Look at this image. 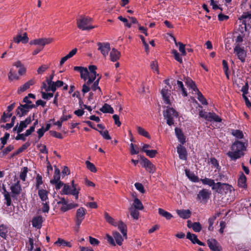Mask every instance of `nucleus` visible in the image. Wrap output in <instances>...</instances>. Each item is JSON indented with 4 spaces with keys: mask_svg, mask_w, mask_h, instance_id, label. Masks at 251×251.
Instances as JSON below:
<instances>
[{
    "mask_svg": "<svg viewBox=\"0 0 251 251\" xmlns=\"http://www.w3.org/2000/svg\"><path fill=\"white\" fill-rule=\"evenodd\" d=\"M247 146L245 143L236 140L230 147L231 151H228L226 155L230 160L236 161L244 155V151H246Z\"/></svg>",
    "mask_w": 251,
    "mask_h": 251,
    "instance_id": "nucleus-1",
    "label": "nucleus"
},
{
    "mask_svg": "<svg viewBox=\"0 0 251 251\" xmlns=\"http://www.w3.org/2000/svg\"><path fill=\"white\" fill-rule=\"evenodd\" d=\"M92 21V18L86 16H81L79 19H77L76 23L77 27L82 30H89L93 29L95 28V26L88 25Z\"/></svg>",
    "mask_w": 251,
    "mask_h": 251,
    "instance_id": "nucleus-2",
    "label": "nucleus"
},
{
    "mask_svg": "<svg viewBox=\"0 0 251 251\" xmlns=\"http://www.w3.org/2000/svg\"><path fill=\"white\" fill-rule=\"evenodd\" d=\"M163 116L167 120V124L169 126H172L174 124V118H177L178 116V112L173 108L167 107L166 111L163 112Z\"/></svg>",
    "mask_w": 251,
    "mask_h": 251,
    "instance_id": "nucleus-3",
    "label": "nucleus"
},
{
    "mask_svg": "<svg viewBox=\"0 0 251 251\" xmlns=\"http://www.w3.org/2000/svg\"><path fill=\"white\" fill-rule=\"evenodd\" d=\"M35 108H36L35 105L20 103V105L17 108L15 113L17 116L21 118L26 115L30 109Z\"/></svg>",
    "mask_w": 251,
    "mask_h": 251,
    "instance_id": "nucleus-4",
    "label": "nucleus"
},
{
    "mask_svg": "<svg viewBox=\"0 0 251 251\" xmlns=\"http://www.w3.org/2000/svg\"><path fill=\"white\" fill-rule=\"evenodd\" d=\"M141 164L149 173L153 174L155 171V166L147 158L143 156H140Z\"/></svg>",
    "mask_w": 251,
    "mask_h": 251,
    "instance_id": "nucleus-5",
    "label": "nucleus"
},
{
    "mask_svg": "<svg viewBox=\"0 0 251 251\" xmlns=\"http://www.w3.org/2000/svg\"><path fill=\"white\" fill-rule=\"evenodd\" d=\"M234 52L237 56L238 58L242 62H245L246 57L247 56L246 51L244 49V48L240 47V45L237 44L234 48Z\"/></svg>",
    "mask_w": 251,
    "mask_h": 251,
    "instance_id": "nucleus-6",
    "label": "nucleus"
},
{
    "mask_svg": "<svg viewBox=\"0 0 251 251\" xmlns=\"http://www.w3.org/2000/svg\"><path fill=\"white\" fill-rule=\"evenodd\" d=\"M86 209L83 207H80L77 209L75 219V224L77 226L80 225L85 218Z\"/></svg>",
    "mask_w": 251,
    "mask_h": 251,
    "instance_id": "nucleus-7",
    "label": "nucleus"
},
{
    "mask_svg": "<svg viewBox=\"0 0 251 251\" xmlns=\"http://www.w3.org/2000/svg\"><path fill=\"white\" fill-rule=\"evenodd\" d=\"M52 41L51 38H39L31 40L29 44L31 45H39L41 48H44L46 45L50 43Z\"/></svg>",
    "mask_w": 251,
    "mask_h": 251,
    "instance_id": "nucleus-8",
    "label": "nucleus"
},
{
    "mask_svg": "<svg viewBox=\"0 0 251 251\" xmlns=\"http://www.w3.org/2000/svg\"><path fill=\"white\" fill-rule=\"evenodd\" d=\"M97 45L99 47L98 50L100 51L103 56L106 57L110 50V44L108 42H98Z\"/></svg>",
    "mask_w": 251,
    "mask_h": 251,
    "instance_id": "nucleus-9",
    "label": "nucleus"
},
{
    "mask_svg": "<svg viewBox=\"0 0 251 251\" xmlns=\"http://www.w3.org/2000/svg\"><path fill=\"white\" fill-rule=\"evenodd\" d=\"M10 189L12 192V197L13 199L15 198L17 196L20 195L22 190L20 181L18 180L14 184H12L10 187Z\"/></svg>",
    "mask_w": 251,
    "mask_h": 251,
    "instance_id": "nucleus-10",
    "label": "nucleus"
},
{
    "mask_svg": "<svg viewBox=\"0 0 251 251\" xmlns=\"http://www.w3.org/2000/svg\"><path fill=\"white\" fill-rule=\"evenodd\" d=\"M207 245L212 251H222V247L215 239H210L207 241Z\"/></svg>",
    "mask_w": 251,
    "mask_h": 251,
    "instance_id": "nucleus-11",
    "label": "nucleus"
},
{
    "mask_svg": "<svg viewBox=\"0 0 251 251\" xmlns=\"http://www.w3.org/2000/svg\"><path fill=\"white\" fill-rule=\"evenodd\" d=\"M176 149L179 158L181 160H186L187 158V152L186 148L182 145H179Z\"/></svg>",
    "mask_w": 251,
    "mask_h": 251,
    "instance_id": "nucleus-12",
    "label": "nucleus"
},
{
    "mask_svg": "<svg viewBox=\"0 0 251 251\" xmlns=\"http://www.w3.org/2000/svg\"><path fill=\"white\" fill-rule=\"evenodd\" d=\"M175 132L178 141L181 145H184L186 142V137L182 130L179 128L176 127L175 128Z\"/></svg>",
    "mask_w": 251,
    "mask_h": 251,
    "instance_id": "nucleus-13",
    "label": "nucleus"
},
{
    "mask_svg": "<svg viewBox=\"0 0 251 251\" xmlns=\"http://www.w3.org/2000/svg\"><path fill=\"white\" fill-rule=\"evenodd\" d=\"M13 41L16 43L19 44L20 42H22L23 44L27 43L28 41V37L26 32L23 34V36L21 34H19L16 37H14Z\"/></svg>",
    "mask_w": 251,
    "mask_h": 251,
    "instance_id": "nucleus-14",
    "label": "nucleus"
},
{
    "mask_svg": "<svg viewBox=\"0 0 251 251\" xmlns=\"http://www.w3.org/2000/svg\"><path fill=\"white\" fill-rule=\"evenodd\" d=\"M31 222L33 227L37 229H40L43 222L42 217L41 216L34 217L33 218Z\"/></svg>",
    "mask_w": 251,
    "mask_h": 251,
    "instance_id": "nucleus-15",
    "label": "nucleus"
},
{
    "mask_svg": "<svg viewBox=\"0 0 251 251\" xmlns=\"http://www.w3.org/2000/svg\"><path fill=\"white\" fill-rule=\"evenodd\" d=\"M35 83V81L33 79L28 80L27 82L19 88L18 90V93L20 94L22 92H24V91L29 89L31 86L34 85Z\"/></svg>",
    "mask_w": 251,
    "mask_h": 251,
    "instance_id": "nucleus-16",
    "label": "nucleus"
},
{
    "mask_svg": "<svg viewBox=\"0 0 251 251\" xmlns=\"http://www.w3.org/2000/svg\"><path fill=\"white\" fill-rule=\"evenodd\" d=\"M176 212L180 218L184 219L190 218L192 213L191 211L189 209H177Z\"/></svg>",
    "mask_w": 251,
    "mask_h": 251,
    "instance_id": "nucleus-17",
    "label": "nucleus"
},
{
    "mask_svg": "<svg viewBox=\"0 0 251 251\" xmlns=\"http://www.w3.org/2000/svg\"><path fill=\"white\" fill-rule=\"evenodd\" d=\"M121 56V53L117 49L113 48L110 52V59L112 62H116Z\"/></svg>",
    "mask_w": 251,
    "mask_h": 251,
    "instance_id": "nucleus-18",
    "label": "nucleus"
},
{
    "mask_svg": "<svg viewBox=\"0 0 251 251\" xmlns=\"http://www.w3.org/2000/svg\"><path fill=\"white\" fill-rule=\"evenodd\" d=\"M161 94L163 97L164 102L166 104H170V100L169 99L170 93L169 92L168 89L167 87H165L164 88H163L161 91Z\"/></svg>",
    "mask_w": 251,
    "mask_h": 251,
    "instance_id": "nucleus-19",
    "label": "nucleus"
},
{
    "mask_svg": "<svg viewBox=\"0 0 251 251\" xmlns=\"http://www.w3.org/2000/svg\"><path fill=\"white\" fill-rule=\"evenodd\" d=\"M185 175L192 182H198L200 181L199 177L196 176L194 173L188 169H185Z\"/></svg>",
    "mask_w": 251,
    "mask_h": 251,
    "instance_id": "nucleus-20",
    "label": "nucleus"
},
{
    "mask_svg": "<svg viewBox=\"0 0 251 251\" xmlns=\"http://www.w3.org/2000/svg\"><path fill=\"white\" fill-rule=\"evenodd\" d=\"M2 189L3 190V194L4 197V200L6 201V204L7 206H10L12 205V196H10V193L6 190L4 185H3Z\"/></svg>",
    "mask_w": 251,
    "mask_h": 251,
    "instance_id": "nucleus-21",
    "label": "nucleus"
},
{
    "mask_svg": "<svg viewBox=\"0 0 251 251\" xmlns=\"http://www.w3.org/2000/svg\"><path fill=\"white\" fill-rule=\"evenodd\" d=\"M48 193L47 190L43 189L38 190V196L43 202L49 201Z\"/></svg>",
    "mask_w": 251,
    "mask_h": 251,
    "instance_id": "nucleus-22",
    "label": "nucleus"
},
{
    "mask_svg": "<svg viewBox=\"0 0 251 251\" xmlns=\"http://www.w3.org/2000/svg\"><path fill=\"white\" fill-rule=\"evenodd\" d=\"M247 177L245 175L242 173L238 180V186L240 188L246 189L247 188Z\"/></svg>",
    "mask_w": 251,
    "mask_h": 251,
    "instance_id": "nucleus-23",
    "label": "nucleus"
},
{
    "mask_svg": "<svg viewBox=\"0 0 251 251\" xmlns=\"http://www.w3.org/2000/svg\"><path fill=\"white\" fill-rule=\"evenodd\" d=\"M210 194L211 192L210 191L206 189H203L201 190L197 195V198L199 199L201 198L202 200H206L209 198Z\"/></svg>",
    "mask_w": 251,
    "mask_h": 251,
    "instance_id": "nucleus-24",
    "label": "nucleus"
},
{
    "mask_svg": "<svg viewBox=\"0 0 251 251\" xmlns=\"http://www.w3.org/2000/svg\"><path fill=\"white\" fill-rule=\"evenodd\" d=\"M117 226L118 227L119 229L123 234V236L126 239L127 238V226L123 222L120 221L118 225Z\"/></svg>",
    "mask_w": 251,
    "mask_h": 251,
    "instance_id": "nucleus-25",
    "label": "nucleus"
},
{
    "mask_svg": "<svg viewBox=\"0 0 251 251\" xmlns=\"http://www.w3.org/2000/svg\"><path fill=\"white\" fill-rule=\"evenodd\" d=\"M185 83L189 89H191L193 91L196 92L199 91V89L197 88V86L191 78H187L185 80Z\"/></svg>",
    "mask_w": 251,
    "mask_h": 251,
    "instance_id": "nucleus-26",
    "label": "nucleus"
},
{
    "mask_svg": "<svg viewBox=\"0 0 251 251\" xmlns=\"http://www.w3.org/2000/svg\"><path fill=\"white\" fill-rule=\"evenodd\" d=\"M8 226L6 225L2 224L0 225V236L6 239L8 233Z\"/></svg>",
    "mask_w": 251,
    "mask_h": 251,
    "instance_id": "nucleus-27",
    "label": "nucleus"
},
{
    "mask_svg": "<svg viewBox=\"0 0 251 251\" xmlns=\"http://www.w3.org/2000/svg\"><path fill=\"white\" fill-rule=\"evenodd\" d=\"M54 244L58 246H62L69 248L72 247V244L71 242H67L65 240L60 238H58L57 240L54 242Z\"/></svg>",
    "mask_w": 251,
    "mask_h": 251,
    "instance_id": "nucleus-28",
    "label": "nucleus"
},
{
    "mask_svg": "<svg viewBox=\"0 0 251 251\" xmlns=\"http://www.w3.org/2000/svg\"><path fill=\"white\" fill-rule=\"evenodd\" d=\"M207 121L210 122L214 121L216 122H221L222 121V119L215 113L208 112V117Z\"/></svg>",
    "mask_w": 251,
    "mask_h": 251,
    "instance_id": "nucleus-29",
    "label": "nucleus"
},
{
    "mask_svg": "<svg viewBox=\"0 0 251 251\" xmlns=\"http://www.w3.org/2000/svg\"><path fill=\"white\" fill-rule=\"evenodd\" d=\"M158 210L159 214L160 216L164 217L167 220L171 219L173 217L171 213L165 210L162 208H158Z\"/></svg>",
    "mask_w": 251,
    "mask_h": 251,
    "instance_id": "nucleus-30",
    "label": "nucleus"
},
{
    "mask_svg": "<svg viewBox=\"0 0 251 251\" xmlns=\"http://www.w3.org/2000/svg\"><path fill=\"white\" fill-rule=\"evenodd\" d=\"M72 193H71V195H72L75 197V199L77 200L78 199V194L79 193V191L80 188L79 187H77L76 184L74 183V180L72 181Z\"/></svg>",
    "mask_w": 251,
    "mask_h": 251,
    "instance_id": "nucleus-31",
    "label": "nucleus"
},
{
    "mask_svg": "<svg viewBox=\"0 0 251 251\" xmlns=\"http://www.w3.org/2000/svg\"><path fill=\"white\" fill-rule=\"evenodd\" d=\"M78 205L77 203H67L66 205H63L60 207V210L63 212H65L70 209L75 208L78 207Z\"/></svg>",
    "mask_w": 251,
    "mask_h": 251,
    "instance_id": "nucleus-32",
    "label": "nucleus"
},
{
    "mask_svg": "<svg viewBox=\"0 0 251 251\" xmlns=\"http://www.w3.org/2000/svg\"><path fill=\"white\" fill-rule=\"evenodd\" d=\"M100 110L103 113L113 114L114 112L113 108L107 103H104Z\"/></svg>",
    "mask_w": 251,
    "mask_h": 251,
    "instance_id": "nucleus-33",
    "label": "nucleus"
},
{
    "mask_svg": "<svg viewBox=\"0 0 251 251\" xmlns=\"http://www.w3.org/2000/svg\"><path fill=\"white\" fill-rule=\"evenodd\" d=\"M234 189L231 185L226 183H223L222 188V194L223 193H225V194H226L228 192L231 193V192Z\"/></svg>",
    "mask_w": 251,
    "mask_h": 251,
    "instance_id": "nucleus-34",
    "label": "nucleus"
},
{
    "mask_svg": "<svg viewBox=\"0 0 251 251\" xmlns=\"http://www.w3.org/2000/svg\"><path fill=\"white\" fill-rule=\"evenodd\" d=\"M100 78L101 76H100L96 80H95V81L93 82V84H92L91 87V89L94 91L98 90L99 92V95H100L102 93L101 89L99 86V83Z\"/></svg>",
    "mask_w": 251,
    "mask_h": 251,
    "instance_id": "nucleus-35",
    "label": "nucleus"
},
{
    "mask_svg": "<svg viewBox=\"0 0 251 251\" xmlns=\"http://www.w3.org/2000/svg\"><path fill=\"white\" fill-rule=\"evenodd\" d=\"M133 206L134 208L137 210H142L144 208V206L142 202L139 199L137 198L134 200Z\"/></svg>",
    "mask_w": 251,
    "mask_h": 251,
    "instance_id": "nucleus-36",
    "label": "nucleus"
},
{
    "mask_svg": "<svg viewBox=\"0 0 251 251\" xmlns=\"http://www.w3.org/2000/svg\"><path fill=\"white\" fill-rule=\"evenodd\" d=\"M175 43L176 46H179V50L181 53L182 55L185 56L186 55V50L185 48V45L183 43L178 42H177L176 39L174 38Z\"/></svg>",
    "mask_w": 251,
    "mask_h": 251,
    "instance_id": "nucleus-37",
    "label": "nucleus"
},
{
    "mask_svg": "<svg viewBox=\"0 0 251 251\" xmlns=\"http://www.w3.org/2000/svg\"><path fill=\"white\" fill-rule=\"evenodd\" d=\"M113 235L117 244L119 246L122 245L123 239L121 235L117 231L114 232Z\"/></svg>",
    "mask_w": 251,
    "mask_h": 251,
    "instance_id": "nucleus-38",
    "label": "nucleus"
},
{
    "mask_svg": "<svg viewBox=\"0 0 251 251\" xmlns=\"http://www.w3.org/2000/svg\"><path fill=\"white\" fill-rule=\"evenodd\" d=\"M223 183H221L220 182H218L217 183H215V182H214V184L212 187V189L215 190L219 194H222Z\"/></svg>",
    "mask_w": 251,
    "mask_h": 251,
    "instance_id": "nucleus-39",
    "label": "nucleus"
},
{
    "mask_svg": "<svg viewBox=\"0 0 251 251\" xmlns=\"http://www.w3.org/2000/svg\"><path fill=\"white\" fill-rule=\"evenodd\" d=\"M231 134L239 139H242L244 137V134L242 131L238 129H232Z\"/></svg>",
    "mask_w": 251,
    "mask_h": 251,
    "instance_id": "nucleus-40",
    "label": "nucleus"
},
{
    "mask_svg": "<svg viewBox=\"0 0 251 251\" xmlns=\"http://www.w3.org/2000/svg\"><path fill=\"white\" fill-rule=\"evenodd\" d=\"M72 190L71 187L67 184H64L63 188L60 192L61 195H71L72 193Z\"/></svg>",
    "mask_w": 251,
    "mask_h": 251,
    "instance_id": "nucleus-41",
    "label": "nucleus"
},
{
    "mask_svg": "<svg viewBox=\"0 0 251 251\" xmlns=\"http://www.w3.org/2000/svg\"><path fill=\"white\" fill-rule=\"evenodd\" d=\"M88 69L90 71V75L89 76L95 77L96 78L97 76H99V74H97L96 70L97 69V67L95 65H90L88 67Z\"/></svg>",
    "mask_w": 251,
    "mask_h": 251,
    "instance_id": "nucleus-42",
    "label": "nucleus"
},
{
    "mask_svg": "<svg viewBox=\"0 0 251 251\" xmlns=\"http://www.w3.org/2000/svg\"><path fill=\"white\" fill-rule=\"evenodd\" d=\"M104 216L107 222L112 226H117V223L115 222L114 219L111 217L108 213L105 212L104 214Z\"/></svg>",
    "mask_w": 251,
    "mask_h": 251,
    "instance_id": "nucleus-43",
    "label": "nucleus"
},
{
    "mask_svg": "<svg viewBox=\"0 0 251 251\" xmlns=\"http://www.w3.org/2000/svg\"><path fill=\"white\" fill-rule=\"evenodd\" d=\"M129 212L131 216L133 217V219L135 220H137L139 218V212H138L139 210L134 208L133 207H131L129 208Z\"/></svg>",
    "mask_w": 251,
    "mask_h": 251,
    "instance_id": "nucleus-44",
    "label": "nucleus"
},
{
    "mask_svg": "<svg viewBox=\"0 0 251 251\" xmlns=\"http://www.w3.org/2000/svg\"><path fill=\"white\" fill-rule=\"evenodd\" d=\"M137 131L138 133L141 135H142L148 139L151 138V136L149 133L147 131H146L143 128L140 126H138L137 127Z\"/></svg>",
    "mask_w": 251,
    "mask_h": 251,
    "instance_id": "nucleus-45",
    "label": "nucleus"
},
{
    "mask_svg": "<svg viewBox=\"0 0 251 251\" xmlns=\"http://www.w3.org/2000/svg\"><path fill=\"white\" fill-rule=\"evenodd\" d=\"M243 19H247V22L251 23V14L248 12H244L243 14L238 18V20L241 21Z\"/></svg>",
    "mask_w": 251,
    "mask_h": 251,
    "instance_id": "nucleus-46",
    "label": "nucleus"
},
{
    "mask_svg": "<svg viewBox=\"0 0 251 251\" xmlns=\"http://www.w3.org/2000/svg\"><path fill=\"white\" fill-rule=\"evenodd\" d=\"M171 53L174 55L175 60L180 63H182V58L176 50L175 49L172 50H171Z\"/></svg>",
    "mask_w": 251,
    "mask_h": 251,
    "instance_id": "nucleus-47",
    "label": "nucleus"
},
{
    "mask_svg": "<svg viewBox=\"0 0 251 251\" xmlns=\"http://www.w3.org/2000/svg\"><path fill=\"white\" fill-rule=\"evenodd\" d=\"M16 120V117L15 116L12 117L11 118V122H9V123L6 124L5 125L1 126V127H3L4 128H5L6 130H8L11 127H12L15 123V121Z\"/></svg>",
    "mask_w": 251,
    "mask_h": 251,
    "instance_id": "nucleus-48",
    "label": "nucleus"
},
{
    "mask_svg": "<svg viewBox=\"0 0 251 251\" xmlns=\"http://www.w3.org/2000/svg\"><path fill=\"white\" fill-rule=\"evenodd\" d=\"M196 93L198 95V99L203 105H207L208 104L206 100L202 95V93L199 90Z\"/></svg>",
    "mask_w": 251,
    "mask_h": 251,
    "instance_id": "nucleus-49",
    "label": "nucleus"
},
{
    "mask_svg": "<svg viewBox=\"0 0 251 251\" xmlns=\"http://www.w3.org/2000/svg\"><path fill=\"white\" fill-rule=\"evenodd\" d=\"M222 65L223 66V70L226 75V78L229 79L228 66L227 62L226 60H223Z\"/></svg>",
    "mask_w": 251,
    "mask_h": 251,
    "instance_id": "nucleus-50",
    "label": "nucleus"
},
{
    "mask_svg": "<svg viewBox=\"0 0 251 251\" xmlns=\"http://www.w3.org/2000/svg\"><path fill=\"white\" fill-rule=\"evenodd\" d=\"M130 152L131 155L137 154L139 153V148L137 146H134L133 143L130 144Z\"/></svg>",
    "mask_w": 251,
    "mask_h": 251,
    "instance_id": "nucleus-51",
    "label": "nucleus"
},
{
    "mask_svg": "<svg viewBox=\"0 0 251 251\" xmlns=\"http://www.w3.org/2000/svg\"><path fill=\"white\" fill-rule=\"evenodd\" d=\"M177 85L178 87L181 89L182 91V94L184 97L187 96V92L185 88L184 87L182 81L177 80Z\"/></svg>",
    "mask_w": 251,
    "mask_h": 251,
    "instance_id": "nucleus-52",
    "label": "nucleus"
},
{
    "mask_svg": "<svg viewBox=\"0 0 251 251\" xmlns=\"http://www.w3.org/2000/svg\"><path fill=\"white\" fill-rule=\"evenodd\" d=\"M201 181L203 184L207 185L211 187H212V185H213L214 182V180L213 179L206 177L203 179H201Z\"/></svg>",
    "mask_w": 251,
    "mask_h": 251,
    "instance_id": "nucleus-53",
    "label": "nucleus"
},
{
    "mask_svg": "<svg viewBox=\"0 0 251 251\" xmlns=\"http://www.w3.org/2000/svg\"><path fill=\"white\" fill-rule=\"evenodd\" d=\"M12 113H6L5 112L3 113V114L1 117V121L3 123H5L9 121L10 118L12 117Z\"/></svg>",
    "mask_w": 251,
    "mask_h": 251,
    "instance_id": "nucleus-54",
    "label": "nucleus"
},
{
    "mask_svg": "<svg viewBox=\"0 0 251 251\" xmlns=\"http://www.w3.org/2000/svg\"><path fill=\"white\" fill-rule=\"evenodd\" d=\"M85 164L86 165L87 168L89 169L91 172L93 173H95L97 171V169L95 166L92 163L90 162L89 161H86L85 162Z\"/></svg>",
    "mask_w": 251,
    "mask_h": 251,
    "instance_id": "nucleus-55",
    "label": "nucleus"
},
{
    "mask_svg": "<svg viewBox=\"0 0 251 251\" xmlns=\"http://www.w3.org/2000/svg\"><path fill=\"white\" fill-rule=\"evenodd\" d=\"M8 78L10 80L12 81L14 79H19V77L17 75L16 72H13L11 69L8 73Z\"/></svg>",
    "mask_w": 251,
    "mask_h": 251,
    "instance_id": "nucleus-56",
    "label": "nucleus"
},
{
    "mask_svg": "<svg viewBox=\"0 0 251 251\" xmlns=\"http://www.w3.org/2000/svg\"><path fill=\"white\" fill-rule=\"evenodd\" d=\"M27 172H28L27 167H25L23 168V170L20 173V177L23 181H25V180Z\"/></svg>",
    "mask_w": 251,
    "mask_h": 251,
    "instance_id": "nucleus-57",
    "label": "nucleus"
},
{
    "mask_svg": "<svg viewBox=\"0 0 251 251\" xmlns=\"http://www.w3.org/2000/svg\"><path fill=\"white\" fill-rule=\"evenodd\" d=\"M215 221V217H211L208 219V223L209 224V226L208 227V230L209 231H212L214 230V227L213 226V225Z\"/></svg>",
    "mask_w": 251,
    "mask_h": 251,
    "instance_id": "nucleus-58",
    "label": "nucleus"
},
{
    "mask_svg": "<svg viewBox=\"0 0 251 251\" xmlns=\"http://www.w3.org/2000/svg\"><path fill=\"white\" fill-rule=\"evenodd\" d=\"M192 228L195 232H199L201 229V226L199 222H194L192 225Z\"/></svg>",
    "mask_w": 251,
    "mask_h": 251,
    "instance_id": "nucleus-59",
    "label": "nucleus"
},
{
    "mask_svg": "<svg viewBox=\"0 0 251 251\" xmlns=\"http://www.w3.org/2000/svg\"><path fill=\"white\" fill-rule=\"evenodd\" d=\"M50 210L49 201L43 202L42 210L43 212L48 213Z\"/></svg>",
    "mask_w": 251,
    "mask_h": 251,
    "instance_id": "nucleus-60",
    "label": "nucleus"
},
{
    "mask_svg": "<svg viewBox=\"0 0 251 251\" xmlns=\"http://www.w3.org/2000/svg\"><path fill=\"white\" fill-rule=\"evenodd\" d=\"M81 78L86 81L89 75V72L86 68H85L82 72L80 73Z\"/></svg>",
    "mask_w": 251,
    "mask_h": 251,
    "instance_id": "nucleus-61",
    "label": "nucleus"
},
{
    "mask_svg": "<svg viewBox=\"0 0 251 251\" xmlns=\"http://www.w3.org/2000/svg\"><path fill=\"white\" fill-rule=\"evenodd\" d=\"M100 134L103 137L104 139L106 140H110L111 139V137L109 134L108 131L107 130L104 131L102 130H98Z\"/></svg>",
    "mask_w": 251,
    "mask_h": 251,
    "instance_id": "nucleus-62",
    "label": "nucleus"
},
{
    "mask_svg": "<svg viewBox=\"0 0 251 251\" xmlns=\"http://www.w3.org/2000/svg\"><path fill=\"white\" fill-rule=\"evenodd\" d=\"M210 163L213 167L218 170L221 169V167L219 164L218 160L215 157H212L210 158Z\"/></svg>",
    "mask_w": 251,
    "mask_h": 251,
    "instance_id": "nucleus-63",
    "label": "nucleus"
},
{
    "mask_svg": "<svg viewBox=\"0 0 251 251\" xmlns=\"http://www.w3.org/2000/svg\"><path fill=\"white\" fill-rule=\"evenodd\" d=\"M145 153L147 156L151 158H153L157 153V151L155 150L145 151Z\"/></svg>",
    "mask_w": 251,
    "mask_h": 251,
    "instance_id": "nucleus-64",
    "label": "nucleus"
}]
</instances>
